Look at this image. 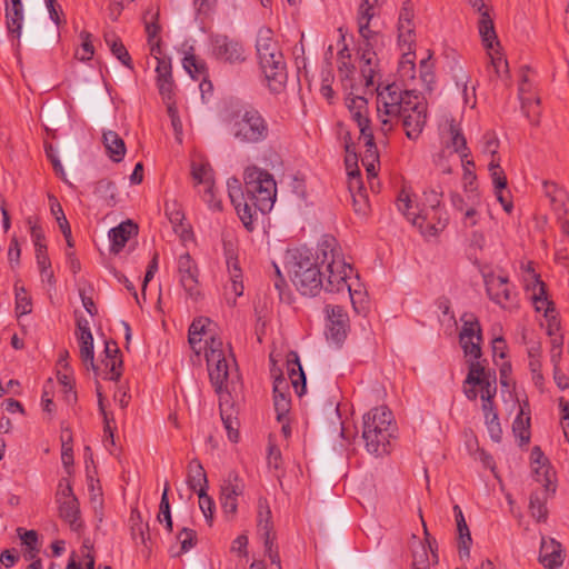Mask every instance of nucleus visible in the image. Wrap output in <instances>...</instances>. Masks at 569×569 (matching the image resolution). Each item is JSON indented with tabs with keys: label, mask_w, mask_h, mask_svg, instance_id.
Listing matches in <instances>:
<instances>
[{
	"label": "nucleus",
	"mask_w": 569,
	"mask_h": 569,
	"mask_svg": "<svg viewBox=\"0 0 569 569\" xmlns=\"http://www.w3.org/2000/svg\"><path fill=\"white\" fill-rule=\"evenodd\" d=\"M377 116L380 122V143H387V136L393 130L399 118L408 139L416 140L427 122V102L415 90H403L397 83L388 84L378 92Z\"/></svg>",
	"instance_id": "1"
},
{
	"label": "nucleus",
	"mask_w": 569,
	"mask_h": 569,
	"mask_svg": "<svg viewBox=\"0 0 569 569\" xmlns=\"http://www.w3.org/2000/svg\"><path fill=\"white\" fill-rule=\"evenodd\" d=\"M286 267L291 282L303 296H316L325 286V272L318 251L313 257L308 249H293L288 252Z\"/></svg>",
	"instance_id": "2"
},
{
	"label": "nucleus",
	"mask_w": 569,
	"mask_h": 569,
	"mask_svg": "<svg viewBox=\"0 0 569 569\" xmlns=\"http://www.w3.org/2000/svg\"><path fill=\"white\" fill-rule=\"evenodd\" d=\"M318 259L325 272V289L328 292H345L353 278L351 264L346 262L342 250L333 237H325L318 243Z\"/></svg>",
	"instance_id": "3"
},
{
	"label": "nucleus",
	"mask_w": 569,
	"mask_h": 569,
	"mask_svg": "<svg viewBox=\"0 0 569 569\" xmlns=\"http://www.w3.org/2000/svg\"><path fill=\"white\" fill-rule=\"evenodd\" d=\"M395 432L393 416L387 407L373 408L363 416L362 439L368 452L375 456L388 453Z\"/></svg>",
	"instance_id": "4"
},
{
	"label": "nucleus",
	"mask_w": 569,
	"mask_h": 569,
	"mask_svg": "<svg viewBox=\"0 0 569 569\" xmlns=\"http://www.w3.org/2000/svg\"><path fill=\"white\" fill-rule=\"evenodd\" d=\"M256 49L269 89L273 92L280 91L287 80L286 62L270 29L259 30Z\"/></svg>",
	"instance_id": "5"
},
{
	"label": "nucleus",
	"mask_w": 569,
	"mask_h": 569,
	"mask_svg": "<svg viewBox=\"0 0 569 569\" xmlns=\"http://www.w3.org/2000/svg\"><path fill=\"white\" fill-rule=\"evenodd\" d=\"M246 200L251 206L253 217L257 211L268 213L277 199V183L271 173L257 166H248L243 171Z\"/></svg>",
	"instance_id": "6"
},
{
	"label": "nucleus",
	"mask_w": 569,
	"mask_h": 569,
	"mask_svg": "<svg viewBox=\"0 0 569 569\" xmlns=\"http://www.w3.org/2000/svg\"><path fill=\"white\" fill-rule=\"evenodd\" d=\"M413 8L406 2L399 12L397 23V44L401 53L398 74L406 82L416 77V24Z\"/></svg>",
	"instance_id": "7"
},
{
	"label": "nucleus",
	"mask_w": 569,
	"mask_h": 569,
	"mask_svg": "<svg viewBox=\"0 0 569 569\" xmlns=\"http://www.w3.org/2000/svg\"><path fill=\"white\" fill-rule=\"evenodd\" d=\"M227 126L230 134L242 143H259L267 139L269 126L256 109H243L232 113Z\"/></svg>",
	"instance_id": "8"
},
{
	"label": "nucleus",
	"mask_w": 569,
	"mask_h": 569,
	"mask_svg": "<svg viewBox=\"0 0 569 569\" xmlns=\"http://www.w3.org/2000/svg\"><path fill=\"white\" fill-rule=\"evenodd\" d=\"M210 381L220 396L226 400L230 396L229 386L239 381L240 375L236 358H206Z\"/></svg>",
	"instance_id": "9"
},
{
	"label": "nucleus",
	"mask_w": 569,
	"mask_h": 569,
	"mask_svg": "<svg viewBox=\"0 0 569 569\" xmlns=\"http://www.w3.org/2000/svg\"><path fill=\"white\" fill-rule=\"evenodd\" d=\"M482 276L487 296L493 303L507 310L517 307L518 295L507 273L491 270Z\"/></svg>",
	"instance_id": "10"
},
{
	"label": "nucleus",
	"mask_w": 569,
	"mask_h": 569,
	"mask_svg": "<svg viewBox=\"0 0 569 569\" xmlns=\"http://www.w3.org/2000/svg\"><path fill=\"white\" fill-rule=\"evenodd\" d=\"M396 206L398 211L412 226L417 227L423 237H435L441 231V222L429 221V212L422 213L419 204L413 202L411 194L406 189L400 191Z\"/></svg>",
	"instance_id": "11"
},
{
	"label": "nucleus",
	"mask_w": 569,
	"mask_h": 569,
	"mask_svg": "<svg viewBox=\"0 0 569 569\" xmlns=\"http://www.w3.org/2000/svg\"><path fill=\"white\" fill-rule=\"evenodd\" d=\"M439 137L441 150H451L459 156L461 162L469 163L468 157L471 156V152L458 121L453 118L445 117L439 124Z\"/></svg>",
	"instance_id": "12"
},
{
	"label": "nucleus",
	"mask_w": 569,
	"mask_h": 569,
	"mask_svg": "<svg viewBox=\"0 0 569 569\" xmlns=\"http://www.w3.org/2000/svg\"><path fill=\"white\" fill-rule=\"evenodd\" d=\"M191 177L194 187H202L198 192L208 207L211 210H221V201L217 198L214 191V172L210 163L203 160H193L191 162Z\"/></svg>",
	"instance_id": "13"
},
{
	"label": "nucleus",
	"mask_w": 569,
	"mask_h": 569,
	"mask_svg": "<svg viewBox=\"0 0 569 569\" xmlns=\"http://www.w3.org/2000/svg\"><path fill=\"white\" fill-rule=\"evenodd\" d=\"M211 56L218 61L237 64L247 59L243 44L224 34H216L210 38Z\"/></svg>",
	"instance_id": "14"
},
{
	"label": "nucleus",
	"mask_w": 569,
	"mask_h": 569,
	"mask_svg": "<svg viewBox=\"0 0 569 569\" xmlns=\"http://www.w3.org/2000/svg\"><path fill=\"white\" fill-rule=\"evenodd\" d=\"M462 326L459 333V342L465 356H481V327L478 318L470 312H465L460 318Z\"/></svg>",
	"instance_id": "15"
},
{
	"label": "nucleus",
	"mask_w": 569,
	"mask_h": 569,
	"mask_svg": "<svg viewBox=\"0 0 569 569\" xmlns=\"http://www.w3.org/2000/svg\"><path fill=\"white\" fill-rule=\"evenodd\" d=\"M177 273L181 287L186 293L197 299L200 295L199 290V269L196 261L191 258L189 252H183L177 258Z\"/></svg>",
	"instance_id": "16"
},
{
	"label": "nucleus",
	"mask_w": 569,
	"mask_h": 569,
	"mask_svg": "<svg viewBox=\"0 0 569 569\" xmlns=\"http://www.w3.org/2000/svg\"><path fill=\"white\" fill-rule=\"evenodd\" d=\"M465 385L479 386L481 388V400L495 398L497 393L496 375L487 370L480 361H471Z\"/></svg>",
	"instance_id": "17"
},
{
	"label": "nucleus",
	"mask_w": 569,
	"mask_h": 569,
	"mask_svg": "<svg viewBox=\"0 0 569 569\" xmlns=\"http://www.w3.org/2000/svg\"><path fill=\"white\" fill-rule=\"evenodd\" d=\"M228 194L231 203L247 229L252 228L253 212L250 203L246 200V190H242L241 182L238 178L232 177L227 181Z\"/></svg>",
	"instance_id": "18"
},
{
	"label": "nucleus",
	"mask_w": 569,
	"mask_h": 569,
	"mask_svg": "<svg viewBox=\"0 0 569 569\" xmlns=\"http://www.w3.org/2000/svg\"><path fill=\"white\" fill-rule=\"evenodd\" d=\"M326 335L335 343H340L347 337L349 317L340 306H328Z\"/></svg>",
	"instance_id": "19"
},
{
	"label": "nucleus",
	"mask_w": 569,
	"mask_h": 569,
	"mask_svg": "<svg viewBox=\"0 0 569 569\" xmlns=\"http://www.w3.org/2000/svg\"><path fill=\"white\" fill-rule=\"evenodd\" d=\"M87 369L104 380H119L122 375V358H83Z\"/></svg>",
	"instance_id": "20"
},
{
	"label": "nucleus",
	"mask_w": 569,
	"mask_h": 569,
	"mask_svg": "<svg viewBox=\"0 0 569 569\" xmlns=\"http://www.w3.org/2000/svg\"><path fill=\"white\" fill-rule=\"evenodd\" d=\"M346 106L350 112L351 119L357 123L360 138L373 137L368 118V101L360 96H352L346 99Z\"/></svg>",
	"instance_id": "21"
},
{
	"label": "nucleus",
	"mask_w": 569,
	"mask_h": 569,
	"mask_svg": "<svg viewBox=\"0 0 569 569\" xmlns=\"http://www.w3.org/2000/svg\"><path fill=\"white\" fill-rule=\"evenodd\" d=\"M243 485L237 473H229L220 489V503L226 513L234 515L238 509V497L242 493Z\"/></svg>",
	"instance_id": "22"
},
{
	"label": "nucleus",
	"mask_w": 569,
	"mask_h": 569,
	"mask_svg": "<svg viewBox=\"0 0 569 569\" xmlns=\"http://www.w3.org/2000/svg\"><path fill=\"white\" fill-rule=\"evenodd\" d=\"M519 98L521 101V108L528 119L531 121V123L538 124L540 116V99L533 92V84L527 74L522 76V79L519 83Z\"/></svg>",
	"instance_id": "23"
},
{
	"label": "nucleus",
	"mask_w": 569,
	"mask_h": 569,
	"mask_svg": "<svg viewBox=\"0 0 569 569\" xmlns=\"http://www.w3.org/2000/svg\"><path fill=\"white\" fill-rule=\"evenodd\" d=\"M157 86L163 100H172L174 82L172 79L171 60L167 57H157Z\"/></svg>",
	"instance_id": "24"
},
{
	"label": "nucleus",
	"mask_w": 569,
	"mask_h": 569,
	"mask_svg": "<svg viewBox=\"0 0 569 569\" xmlns=\"http://www.w3.org/2000/svg\"><path fill=\"white\" fill-rule=\"evenodd\" d=\"M488 1L489 0H468L471 7L480 13L478 22L479 34L482 43L490 48L492 46V40L496 39V31L489 14Z\"/></svg>",
	"instance_id": "25"
},
{
	"label": "nucleus",
	"mask_w": 569,
	"mask_h": 569,
	"mask_svg": "<svg viewBox=\"0 0 569 569\" xmlns=\"http://www.w3.org/2000/svg\"><path fill=\"white\" fill-rule=\"evenodd\" d=\"M273 405L277 420L283 421L290 411L291 399L288 393V382L282 375L276 377L273 381Z\"/></svg>",
	"instance_id": "26"
},
{
	"label": "nucleus",
	"mask_w": 569,
	"mask_h": 569,
	"mask_svg": "<svg viewBox=\"0 0 569 569\" xmlns=\"http://www.w3.org/2000/svg\"><path fill=\"white\" fill-rule=\"evenodd\" d=\"M227 269L229 276V284L226 287L228 302L232 306L236 305L237 298L243 295V280L242 270L236 258L229 257L227 259Z\"/></svg>",
	"instance_id": "27"
},
{
	"label": "nucleus",
	"mask_w": 569,
	"mask_h": 569,
	"mask_svg": "<svg viewBox=\"0 0 569 569\" xmlns=\"http://www.w3.org/2000/svg\"><path fill=\"white\" fill-rule=\"evenodd\" d=\"M210 325L211 321L208 318L199 317L189 327V343L196 356H201L202 343H208V339L212 336L208 329Z\"/></svg>",
	"instance_id": "28"
},
{
	"label": "nucleus",
	"mask_w": 569,
	"mask_h": 569,
	"mask_svg": "<svg viewBox=\"0 0 569 569\" xmlns=\"http://www.w3.org/2000/svg\"><path fill=\"white\" fill-rule=\"evenodd\" d=\"M138 233V226L131 220L121 222L119 226L110 229L108 236L110 240V250L119 253L129 239Z\"/></svg>",
	"instance_id": "29"
},
{
	"label": "nucleus",
	"mask_w": 569,
	"mask_h": 569,
	"mask_svg": "<svg viewBox=\"0 0 569 569\" xmlns=\"http://www.w3.org/2000/svg\"><path fill=\"white\" fill-rule=\"evenodd\" d=\"M539 561L548 569L560 567L563 562L561 545L555 539H542Z\"/></svg>",
	"instance_id": "30"
},
{
	"label": "nucleus",
	"mask_w": 569,
	"mask_h": 569,
	"mask_svg": "<svg viewBox=\"0 0 569 569\" xmlns=\"http://www.w3.org/2000/svg\"><path fill=\"white\" fill-rule=\"evenodd\" d=\"M425 203L421 208L422 213L429 212V221L441 222V230L446 227V213L440 208L442 193L436 190H428L423 193Z\"/></svg>",
	"instance_id": "31"
},
{
	"label": "nucleus",
	"mask_w": 569,
	"mask_h": 569,
	"mask_svg": "<svg viewBox=\"0 0 569 569\" xmlns=\"http://www.w3.org/2000/svg\"><path fill=\"white\" fill-rule=\"evenodd\" d=\"M359 68L366 86L373 84L376 68L378 66L377 53L373 47L360 46Z\"/></svg>",
	"instance_id": "32"
},
{
	"label": "nucleus",
	"mask_w": 569,
	"mask_h": 569,
	"mask_svg": "<svg viewBox=\"0 0 569 569\" xmlns=\"http://www.w3.org/2000/svg\"><path fill=\"white\" fill-rule=\"evenodd\" d=\"M58 505L59 517L69 525L70 529L80 532L83 529V522L80 517L78 499L61 501Z\"/></svg>",
	"instance_id": "33"
},
{
	"label": "nucleus",
	"mask_w": 569,
	"mask_h": 569,
	"mask_svg": "<svg viewBox=\"0 0 569 569\" xmlns=\"http://www.w3.org/2000/svg\"><path fill=\"white\" fill-rule=\"evenodd\" d=\"M6 17L9 33L21 36L23 6L21 0H6Z\"/></svg>",
	"instance_id": "34"
},
{
	"label": "nucleus",
	"mask_w": 569,
	"mask_h": 569,
	"mask_svg": "<svg viewBox=\"0 0 569 569\" xmlns=\"http://www.w3.org/2000/svg\"><path fill=\"white\" fill-rule=\"evenodd\" d=\"M102 142L107 154L113 162H120L124 158L127 151L126 143L116 131H104Z\"/></svg>",
	"instance_id": "35"
},
{
	"label": "nucleus",
	"mask_w": 569,
	"mask_h": 569,
	"mask_svg": "<svg viewBox=\"0 0 569 569\" xmlns=\"http://www.w3.org/2000/svg\"><path fill=\"white\" fill-rule=\"evenodd\" d=\"M551 489L538 488L530 496L529 509L531 516L537 521H546L548 517V509L546 507L547 500L551 496Z\"/></svg>",
	"instance_id": "36"
},
{
	"label": "nucleus",
	"mask_w": 569,
	"mask_h": 569,
	"mask_svg": "<svg viewBox=\"0 0 569 569\" xmlns=\"http://www.w3.org/2000/svg\"><path fill=\"white\" fill-rule=\"evenodd\" d=\"M287 371L296 393L301 397L306 391V375L300 363V358H288Z\"/></svg>",
	"instance_id": "37"
},
{
	"label": "nucleus",
	"mask_w": 569,
	"mask_h": 569,
	"mask_svg": "<svg viewBox=\"0 0 569 569\" xmlns=\"http://www.w3.org/2000/svg\"><path fill=\"white\" fill-rule=\"evenodd\" d=\"M512 432L519 440L520 446L528 445L530 441V416L525 411V406L520 407L519 413L512 422Z\"/></svg>",
	"instance_id": "38"
},
{
	"label": "nucleus",
	"mask_w": 569,
	"mask_h": 569,
	"mask_svg": "<svg viewBox=\"0 0 569 569\" xmlns=\"http://www.w3.org/2000/svg\"><path fill=\"white\" fill-rule=\"evenodd\" d=\"M130 528H131V537L134 542L138 545H142L144 548L149 549L148 540H149V526L142 521L141 515L137 510H132L130 515Z\"/></svg>",
	"instance_id": "39"
},
{
	"label": "nucleus",
	"mask_w": 569,
	"mask_h": 569,
	"mask_svg": "<svg viewBox=\"0 0 569 569\" xmlns=\"http://www.w3.org/2000/svg\"><path fill=\"white\" fill-rule=\"evenodd\" d=\"M187 483L190 489L198 492L201 487L208 488V479L202 465L193 459L188 465Z\"/></svg>",
	"instance_id": "40"
},
{
	"label": "nucleus",
	"mask_w": 569,
	"mask_h": 569,
	"mask_svg": "<svg viewBox=\"0 0 569 569\" xmlns=\"http://www.w3.org/2000/svg\"><path fill=\"white\" fill-rule=\"evenodd\" d=\"M345 291H347L353 309L358 313L365 311L367 305V295L359 283V278L357 276H355L349 281V288H346Z\"/></svg>",
	"instance_id": "41"
},
{
	"label": "nucleus",
	"mask_w": 569,
	"mask_h": 569,
	"mask_svg": "<svg viewBox=\"0 0 569 569\" xmlns=\"http://www.w3.org/2000/svg\"><path fill=\"white\" fill-rule=\"evenodd\" d=\"M258 532L264 540L266 552L273 550L274 533L270 510L259 513Z\"/></svg>",
	"instance_id": "42"
},
{
	"label": "nucleus",
	"mask_w": 569,
	"mask_h": 569,
	"mask_svg": "<svg viewBox=\"0 0 569 569\" xmlns=\"http://www.w3.org/2000/svg\"><path fill=\"white\" fill-rule=\"evenodd\" d=\"M532 277L536 279V286H535V292H533V305L537 311H543V316L550 315L552 311H555L552 301L548 300L545 284L542 281H540L536 273L532 274Z\"/></svg>",
	"instance_id": "43"
},
{
	"label": "nucleus",
	"mask_w": 569,
	"mask_h": 569,
	"mask_svg": "<svg viewBox=\"0 0 569 569\" xmlns=\"http://www.w3.org/2000/svg\"><path fill=\"white\" fill-rule=\"evenodd\" d=\"M470 206L462 214V223L465 227H475L480 219L479 208L482 206V198L480 193L468 194Z\"/></svg>",
	"instance_id": "44"
},
{
	"label": "nucleus",
	"mask_w": 569,
	"mask_h": 569,
	"mask_svg": "<svg viewBox=\"0 0 569 569\" xmlns=\"http://www.w3.org/2000/svg\"><path fill=\"white\" fill-rule=\"evenodd\" d=\"M366 153L362 158V163L366 167L369 178H376L377 169L376 163L379 161L378 149L375 142V136L365 138Z\"/></svg>",
	"instance_id": "45"
},
{
	"label": "nucleus",
	"mask_w": 569,
	"mask_h": 569,
	"mask_svg": "<svg viewBox=\"0 0 569 569\" xmlns=\"http://www.w3.org/2000/svg\"><path fill=\"white\" fill-rule=\"evenodd\" d=\"M104 41L110 48L112 54L121 61L123 66L132 69L130 54L120 39L114 33H106Z\"/></svg>",
	"instance_id": "46"
},
{
	"label": "nucleus",
	"mask_w": 569,
	"mask_h": 569,
	"mask_svg": "<svg viewBox=\"0 0 569 569\" xmlns=\"http://www.w3.org/2000/svg\"><path fill=\"white\" fill-rule=\"evenodd\" d=\"M483 46L488 50V56L490 58L491 66L493 67L498 77H502L508 73V62L499 51V42L497 38L492 40V46L488 48L485 43Z\"/></svg>",
	"instance_id": "47"
},
{
	"label": "nucleus",
	"mask_w": 569,
	"mask_h": 569,
	"mask_svg": "<svg viewBox=\"0 0 569 569\" xmlns=\"http://www.w3.org/2000/svg\"><path fill=\"white\" fill-rule=\"evenodd\" d=\"M535 480L540 485V488L551 489L555 492L556 486L553 485V472L549 463H541L532 466Z\"/></svg>",
	"instance_id": "48"
},
{
	"label": "nucleus",
	"mask_w": 569,
	"mask_h": 569,
	"mask_svg": "<svg viewBox=\"0 0 569 569\" xmlns=\"http://www.w3.org/2000/svg\"><path fill=\"white\" fill-rule=\"evenodd\" d=\"M49 204H50L51 214L54 217L62 234L64 236V238H70L71 228L66 218V214L63 212L61 204L58 202L57 198L53 196H49Z\"/></svg>",
	"instance_id": "49"
},
{
	"label": "nucleus",
	"mask_w": 569,
	"mask_h": 569,
	"mask_svg": "<svg viewBox=\"0 0 569 569\" xmlns=\"http://www.w3.org/2000/svg\"><path fill=\"white\" fill-rule=\"evenodd\" d=\"M203 356H233L230 345L224 346L222 340L213 335L208 339V343H202Z\"/></svg>",
	"instance_id": "50"
},
{
	"label": "nucleus",
	"mask_w": 569,
	"mask_h": 569,
	"mask_svg": "<svg viewBox=\"0 0 569 569\" xmlns=\"http://www.w3.org/2000/svg\"><path fill=\"white\" fill-rule=\"evenodd\" d=\"M183 69L190 74L192 79L204 78L207 68L206 63L198 60L194 54H186L182 60Z\"/></svg>",
	"instance_id": "51"
},
{
	"label": "nucleus",
	"mask_w": 569,
	"mask_h": 569,
	"mask_svg": "<svg viewBox=\"0 0 569 569\" xmlns=\"http://www.w3.org/2000/svg\"><path fill=\"white\" fill-rule=\"evenodd\" d=\"M468 162L469 163L461 162V166L463 168L462 182H463L465 192L468 194L480 193L478 191V186L476 182L477 176L472 170V168L475 167V162L471 159V156L468 157Z\"/></svg>",
	"instance_id": "52"
},
{
	"label": "nucleus",
	"mask_w": 569,
	"mask_h": 569,
	"mask_svg": "<svg viewBox=\"0 0 569 569\" xmlns=\"http://www.w3.org/2000/svg\"><path fill=\"white\" fill-rule=\"evenodd\" d=\"M169 492V485L166 482L164 489L161 496L160 506H159V513H158V521L160 523H164L166 529L171 532L172 531V518H171V511H170V502L168 498Z\"/></svg>",
	"instance_id": "53"
},
{
	"label": "nucleus",
	"mask_w": 569,
	"mask_h": 569,
	"mask_svg": "<svg viewBox=\"0 0 569 569\" xmlns=\"http://www.w3.org/2000/svg\"><path fill=\"white\" fill-rule=\"evenodd\" d=\"M22 529H18L19 537L22 543L26 546V557L28 559H34L39 552L38 547V533L34 530H28L21 533Z\"/></svg>",
	"instance_id": "54"
},
{
	"label": "nucleus",
	"mask_w": 569,
	"mask_h": 569,
	"mask_svg": "<svg viewBox=\"0 0 569 569\" xmlns=\"http://www.w3.org/2000/svg\"><path fill=\"white\" fill-rule=\"evenodd\" d=\"M79 38L81 40V44L76 51V58L80 61H89L94 54L92 34L88 31H81Z\"/></svg>",
	"instance_id": "55"
},
{
	"label": "nucleus",
	"mask_w": 569,
	"mask_h": 569,
	"mask_svg": "<svg viewBox=\"0 0 569 569\" xmlns=\"http://www.w3.org/2000/svg\"><path fill=\"white\" fill-rule=\"evenodd\" d=\"M34 250H36L37 264H38V268L40 270L42 278H46L49 281H51L53 278V272L51 270V261H50L48 252H47V247H40Z\"/></svg>",
	"instance_id": "56"
},
{
	"label": "nucleus",
	"mask_w": 569,
	"mask_h": 569,
	"mask_svg": "<svg viewBox=\"0 0 569 569\" xmlns=\"http://www.w3.org/2000/svg\"><path fill=\"white\" fill-rule=\"evenodd\" d=\"M488 170L490 172V177L492 180V184L495 189H506L507 187V177L505 171L500 167L499 159H491L488 164Z\"/></svg>",
	"instance_id": "57"
},
{
	"label": "nucleus",
	"mask_w": 569,
	"mask_h": 569,
	"mask_svg": "<svg viewBox=\"0 0 569 569\" xmlns=\"http://www.w3.org/2000/svg\"><path fill=\"white\" fill-rule=\"evenodd\" d=\"M177 540L180 543V551L174 556H179L180 553L188 552L191 550L197 543V532L189 528H182L178 536Z\"/></svg>",
	"instance_id": "58"
},
{
	"label": "nucleus",
	"mask_w": 569,
	"mask_h": 569,
	"mask_svg": "<svg viewBox=\"0 0 569 569\" xmlns=\"http://www.w3.org/2000/svg\"><path fill=\"white\" fill-rule=\"evenodd\" d=\"M16 311L19 316L29 315L32 311L31 299L23 287L16 286Z\"/></svg>",
	"instance_id": "59"
},
{
	"label": "nucleus",
	"mask_w": 569,
	"mask_h": 569,
	"mask_svg": "<svg viewBox=\"0 0 569 569\" xmlns=\"http://www.w3.org/2000/svg\"><path fill=\"white\" fill-rule=\"evenodd\" d=\"M198 497H199V508L202 511L204 518L207 521L211 522L213 517V510H214V501L213 499L207 495V490L204 487H201L198 490Z\"/></svg>",
	"instance_id": "60"
},
{
	"label": "nucleus",
	"mask_w": 569,
	"mask_h": 569,
	"mask_svg": "<svg viewBox=\"0 0 569 569\" xmlns=\"http://www.w3.org/2000/svg\"><path fill=\"white\" fill-rule=\"evenodd\" d=\"M68 358H60L58 361V370H57V379L58 381L69 390L72 389L73 386V377L72 372L69 369Z\"/></svg>",
	"instance_id": "61"
},
{
	"label": "nucleus",
	"mask_w": 569,
	"mask_h": 569,
	"mask_svg": "<svg viewBox=\"0 0 569 569\" xmlns=\"http://www.w3.org/2000/svg\"><path fill=\"white\" fill-rule=\"evenodd\" d=\"M552 192L555 193L550 198V203L552 209L558 216H562L567 213V194L559 187H551Z\"/></svg>",
	"instance_id": "62"
},
{
	"label": "nucleus",
	"mask_w": 569,
	"mask_h": 569,
	"mask_svg": "<svg viewBox=\"0 0 569 569\" xmlns=\"http://www.w3.org/2000/svg\"><path fill=\"white\" fill-rule=\"evenodd\" d=\"M499 148V140L495 132L488 131L486 132L480 141V149L481 152L485 154H490L492 159L495 158L496 153L498 152Z\"/></svg>",
	"instance_id": "63"
},
{
	"label": "nucleus",
	"mask_w": 569,
	"mask_h": 569,
	"mask_svg": "<svg viewBox=\"0 0 569 569\" xmlns=\"http://www.w3.org/2000/svg\"><path fill=\"white\" fill-rule=\"evenodd\" d=\"M455 152L448 150H440L435 157L433 162L436 167L446 174H450L452 172V163L451 158Z\"/></svg>",
	"instance_id": "64"
}]
</instances>
